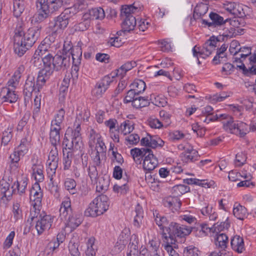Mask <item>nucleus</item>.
I'll return each mask as SVG.
<instances>
[{
  "label": "nucleus",
  "instance_id": "nucleus-1",
  "mask_svg": "<svg viewBox=\"0 0 256 256\" xmlns=\"http://www.w3.org/2000/svg\"><path fill=\"white\" fill-rule=\"evenodd\" d=\"M40 34V28H30L26 32L16 29L14 36V51L19 56H22L31 48Z\"/></svg>",
  "mask_w": 256,
  "mask_h": 256
},
{
  "label": "nucleus",
  "instance_id": "nucleus-2",
  "mask_svg": "<svg viewBox=\"0 0 256 256\" xmlns=\"http://www.w3.org/2000/svg\"><path fill=\"white\" fill-rule=\"evenodd\" d=\"M67 2L68 0H36V6L40 8L38 20H44L59 11Z\"/></svg>",
  "mask_w": 256,
  "mask_h": 256
},
{
  "label": "nucleus",
  "instance_id": "nucleus-3",
  "mask_svg": "<svg viewBox=\"0 0 256 256\" xmlns=\"http://www.w3.org/2000/svg\"><path fill=\"white\" fill-rule=\"evenodd\" d=\"M192 232V228L186 226H180L179 224L172 222L168 226L166 227L162 231V236L164 240H170V244H174L176 237H184Z\"/></svg>",
  "mask_w": 256,
  "mask_h": 256
},
{
  "label": "nucleus",
  "instance_id": "nucleus-4",
  "mask_svg": "<svg viewBox=\"0 0 256 256\" xmlns=\"http://www.w3.org/2000/svg\"><path fill=\"white\" fill-rule=\"evenodd\" d=\"M109 205L108 197L104 194L100 195L90 204L84 212V214L87 216L96 217L106 211Z\"/></svg>",
  "mask_w": 256,
  "mask_h": 256
},
{
  "label": "nucleus",
  "instance_id": "nucleus-5",
  "mask_svg": "<svg viewBox=\"0 0 256 256\" xmlns=\"http://www.w3.org/2000/svg\"><path fill=\"white\" fill-rule=\"evenodd\" d=\"M69 59V56L68 60L67 56L64 54H56L53 56L52 54H48L44 58V66L49 68L52 73L54 70H64L66 68Z\"/></svg>",
  "mask_w": 256,
  "mask_h": 256
},
{
  "label": "nucleus",
  "instance_id": "nucleus-6",
  "mask_svg": "<svg viewBox=\"0 0 256 256\" xmlns=\"http://www.w3.org/2000/svg\"><path fill=\"white\" fill-rule=\"evenodd\" d=\"M114 76H104L100 82H98L92 90V94L97 98H101L108 89L110 84L113 81Z\"/></svg>",
  "mask_w": 256,
  "mask_h": 256
},
{
  "label": "nucleus",
  "instance_id": "nucleus-7",
  "mask_svg": "<svg viewBox=\"0 0 256 256\" xmlns=\"http://www.w3.org/2000/svg\"><path fill=\"white\" fill-rule=\"evenodd\" d=\"M43 194L40 186L38 182L32 186L30 190V197L32 201V205L35 210L38 209L41 206Z\"/></svg>",
  "mask_w": 256,
  "mask_h": 256
},
{
  "label": "nucleus",
  "instance_id": "nucleus-8",
  "mask_svg": "<svg viewBox=\"0 0 256 256\" xmlns=\"http://www.w3.org/2000/svg\"><path fill=\"white\" fill-rule=\"evenodd\" d=\"M211 22L202 20V24L206 25L210 28H218L226 24L228 22V18H226L217 13L211 12L209 14Z\"/></svg>",
  "mask_w": 256,
  "mask_h": 256
},
{
  "label": "nucleus",
  "instance_id": "nucleus-9",
  "mask_svg": "<svg viewBox=\"0 0 256 256\" xmlns=\"http://www.w3.org/2000/svg\"><path fill=\"white\" fill-rule=\"evenodd\" d=\"M220 40L218 37L211 36L203 45L202 51H199V56L203 58L208 56L215 50L218 42Z\"/></svg>",
  "mask_w": 256,
  "mask_h": 256
},
{
  "label": "nucleus",
  "instance_id": "nucleus-10",
  "mask_svg": "<svg viewBox=\"0 0 256 256\" xmlns=\"http://www.w3.org/2000/svg\"><path fill=\"white\" fill-rule=\"evenodd\" d=\"M58 150L57 146H53L51 149L48 160V173L55 174L56 170L58 166Z\"/></svg>",
  "mask_w": 256,
  "mask_h": 256
},
{
  "label": "nucleus",
  "instance_id": "nucleus-11",
  "mask_svg": "<svg viewBox=\"0 0 256 256\" xmlns=\"http://www.w3.org/2000/svg\"><path fill=\"white\" fill-rule=\"evenodd\" d=\"M52 219L50 215L44 214L43 216L40 215L38 220L36 228L38 234H42L46 230L50 228L52 226Z\"/></svg>",
  "mask_w": 256,
  "mask_h": 256
},
{
  "label": "nucleus",
  "instance_id": "nucleus-12",
  "mask_svg": "<svg viewBox=\"0 0 256 256\" xmlns=\"http://www.w3.org/2000/svg\"><path fill=\"white\" fill-rule=\"evenodd\" d=\"M220 116L224 117V120L222 122L224 128L232 134H238V122H234L233 118L228 114H221Z\"/></svg>",
  "mask_w": 256,
  "mask_h": 256
},
{
  "label": "nucleus",
  "instance_id": "nucleus-13",
  "mask_svg": "<svg viewBox=\"0 0 256 256\" xmlns=\"http://www.w3.org/2000/svg\"><path fill=\"white\" fill-rule=\"evenodd\" d=\"M0 98L2 102H8L10 103L15 102L18 99V96L16 92L10 88L4 87L0 92Z\"/></svg>",
  "mask_w": 256,
  "mask_h": 256
},
{
  "label": "nucleus",
  "instance_id": "nucleus-14",
  "mask_svg": "<svg viewBox=\"0 0 256 256\" xmlns=\"http://www.w3.org/2000/svg\"><path fill=\"white\" fill-rule=\"evenodd\" d=\"M33 92H37L36 84L35 82L34 77L32 75H29L26 81L24 86V94L25 100L30 98Z\"/></svg>",
  "mask_w": 256,
  "mask_h": 256
},
{
  "label": "nucleus",
  "instance_id": "nucleus-15",
  "mask_svg": "<svg viewBox=\"0 0 256 256\" xmlns=\"http://www.w3.org/2000/svg\"><path fill=\"white\" fill-rule=\"evenodd\" d=\"M143 168L144 170L152 171L154 170L158 164L157 158L154 156L152 150L150 151L143 160Z\"/></svg>",
  "mask_w": 256,
  "mask_h": 256
},
{
  "label": "nucleus",
  "instance_id": "nucleus-16",
  "mask_svg": "<svg viewBox=\"0 0 256 256\" xmlns=\"http://www.w3.org/2000/svg\"><path fill=\"white\" fill-rule=\"evenodd\" d=\"M60 216L62 220H67L68 216L73 213L71 201L69 198H65L62 200L59 210Z\"/></svg>",
  "mask_w": 256,
  "mask_h": 256
},
{
  "label": "nucleus",
  "instance_id": "nucleus-17",
  "mask_svg": "<svg viewBox=\"0 0 256 256\" xmlns=\"http://www.w3.org/2000/svg\"><path fill=\"white\" fill-rule=\"evenodd\" d=\"M184 151L181 154L182 160L184 162H190L197 160L200 157L198 151L192 147L184 148Z\"/></svg>",
  "mask_w": 256,
  "mask_h": 256
},
{
  "label": "nucleus",
  "instance_id": "nucleus-18",
  "mask_svg": "<svg viewBox=\"0 0 256 256\" xmlns=\"http://www.w3.org/2000/svg\"><path fill=\"white\" fill-rule=\"evenodd\" d=\"M52 74V71L46 66L39 71L36 82L37 92H40V89L45 84L46 80Z\"/></svg>",
  "mask_w": 256,
  "mask_h": 256
},
{
  "label": "nucleus",
  "instance_id": "nucleus-19",
  "mask_svg": "<svg viewBox=\"0 0 256 256\" xmlns=\"http://www.w3.org/2000/svg\"><path fill=\"white\" fill-rule=\"evenodd\" d=\"M164 204L174 212L180 210L182 203L178 198L170 196L164 200Z\"/></svg>",
  "mask_w": 256,
  "mask_h": 256
},
{
  "label": "nucleus",
  "instance_id": "nucleus-20",
  "mask_svg": "<svg viewBox=\"0 0 256 256\" xmlns=\"http://www.w3.org/2000/svg\"><path fill=\"white\" fill-rule=\"evenodd\" d=\"M80 125L78 124L74 130L72 128H68L66 132V135H68L72 134V140L74 143H76V146L78 147L80 146L81 147L82 144V138L80 134Z\"/></svg>",
  "mask_w": 256,
  "mask_h": 256
},
{
  "label": "nucleus",
  "instance_id": "nucleus-21",
  "mask_svg": "<svg viewBox=\"0 0 256 256\" xmlns=\"http://www.w3.org/2000/svg\"><path fill=\"white\" fill-rule=\"evenodd\" d=\"M68 24V18L62 15L56 17L54 19V24L52 28L54 32H58V30H64L66 28Z\"/></svg>",
  "mask_w": 256,
  "mask_h": 256
},
{
  "label": "nucleus",
  "instance_id": "nucleus-22",
  "mask_svg": "<svg viewBox=\"0 0 256 256\" xmlns=\"http://www.w3.org/2000/svg\"><path fill=\"white\" fill-rule=\"evenodd\" d=\"M61 128L51 127L50 132V142L53 146H57L60 140V130Z\"/></svg>",
  "mask_w": 256,
  "mask_h": 256
},
{
  "label": "nucleus",
  "instance_id": "nucleus-23",
  "mask_svg": "<svg viewBox=\"0 0 256 256\" xmlns=\"http://www.w3.org/2000/svg\"><path fill=\"white\" fill-rule=\"evenodd\" d=\"M232 248L238 253L242 252L244 249L243 238L239 236H235L231 240Z\"/></svg>",
  "mask_w": 256,
  "mask_h": 256
},
{
  "label": "nucleus",
  "instance_id": "nucleus-24",
  "mask_svg": "<svg viewBox=\"0 0 256 256\" xmlns=\"http://www.w3.org/2000/svg\"><path fill=\"white\" fill-rule=\"evenodd\" d=\"M50 40L48 38L44 39L38 46L35 52L40 54L41 56L45 57L48 54H51L50 53V44L49 43Z\"/></svg>",
  "mask_w": 256,
  "mask_h": 256
},
{
  "label": "nucleus",
  "instance_id": "nucleus-25",
  "mask_svg": "<svg viewBox=\"0 0 256 256\" xmlns=\"http://www.w3.org/2000/svg\"><path fill=\"white\" fill-rule=\"evenodd\" d=\"M228 244V237L226 234L222 233L217 235L215 238V244L221 249L222 252H226L225 249L226 248Z\"/></svg>",
  "mask_w": 256,
  "mask_h": 256
},
{
  "label": "nucleus",
  "instance_id": "nucleus-26",
  "mask_svg": "<svg viewBox=\"0 0 256 256\" xmlns=\"http://www.w3.org/2000/svg\"><path fill=\"white\" fill-rule=\"evenodd\" d=\"M136 18L134 16H129L124 18V20L122 23V28L124 31L130 32L134 30L136 26Z\"/></svg>",
  "mask_w": 256,
  "mask_h": 256
},
{
  "label": "nucleus",
  "instance_id": "nucleus-27",
  "mask_svg": "<svg viewBox=\"0 0 256 256\" xmlns=\"http://www.w3.org/2000/svg\"><path fill=\"white\" fill-rule=\"evenodd\" d=\"M233 214L238 219L244 220L246 217L247 210L240 204H235L233 209Z\"/></svg>",
  "mask_w": 256,
  "mask_h": 256
},
{
  "label": "nucleus",
  "instance_id": "nucleus-28",
  "mask_svg": "<svg viewBox=\"0 0 256 256\" xmlns=\"http://www.w3.org/2000/svg\"><path fill=\"white\" fill-rule=\"evenodd\" d=\"M67 225L72 229H75L82 222V216L78 214H74L73 213L71 216H68L67 220Z\"/></svg>",
  "mask_w": 256,
  "mask_h": 256
},
{
  "label": "nucleus",
  "instance_id": "nucleus-29",
  "mask_svg": "<svg viewBox=\"0 0 256 256\" xmlns=\"http://www.w3.org/2000/svg\"><path fill=\"white\" fill-rule=\"evenodd\" d=\"M88 15L90 19L102 20L105 17V12L102 8H92L89 10L88 13H86Z\"/></svg>",
  "mask_w": 256,
  "mask_h": 256
},
{
  "label": "nucleus",
  "instance_id": "nucleus-30",
  "mask_svg": "<svg viewBox=\"0 0 256 256\" xmlns=\"http://www.w3.org/2000/svg\"><path fill=\"white\" fill-rule=\"evenodd\" d=\"M24 8V0H13V13L16 17L20 16Z\"/></svg>",
  "mask_w": 256,
  "mask_h": 256
},
{
  "label": "nucleus",
  "instance_id": "nucleus-31",
  "mask_svg": "<svg viewBox=\"0 0 256 256\" xmlns=\"http://www.w3.org/2000/svg\"><path fill=\"white\" fill-rule=\"evenodd\" d=\"M28 179L26 176H24L20 180H17L14 185L12 186V188H13L14 186H16V189L17 190L18 193L20 195L24 194L26 192V189L27 187L28 182Z\"/></svg>",
  "mask_w": 256,
  "mask_h": 256
},
{
  "label": "nucleus",
  "instance_id": "nucleus-32",
  "mask_svg": "<svg viewBox=\"0 0 256 256\" xmlns=\"http://www.w3.org/2000/svg\"><path fill=\"white\" fill-rule=\"evenodd\" d=\"M134 213V224L135 226L139 228L142 223L144 214L142 208L139 204L136 206Z\"/></svg>",
  "mask_w": 256,
  "mask_h": 256
},
{
  "label": "nucleus",
  "instance_id": "nucleus-33",
  "mask_svg": "<svg viewBox=\"0 0 256 256\" xmlns=\"http://www.w3.org/2000/svg\"><path fill=\"white\" fill-rule=\"evenodd\" d=\"M65 114V111L63 108H61L54 116V119L51 122V127L60 128H61V124H62Z\"/></svg>",
  "mask_w": 256,
  "mask_h": 256
},
{
  "label": "nucleus",
  "instance_id": "nucleus-34",
  "mask_svg": "<svg viewBox=\"0 0 256 256\" xmlns=\"http://www.w3.org/2000/svg\"><path fill=\"white\" fill-rule=\"evenodd\" d=\"M190 191V187L184 184H178L174 186L172 188V194H174V196L178 198V196H181L182 195Z\"/></svg>",
  "mask_w": 256,
  "mask_h": 256
},
{
  "label": "nucleus",
  "instance_id": "nucleus-35",
  "mask_svg": "<svg viewBox=\"0 0 256 256\" xmlns=\"http://www.w3.org/2000/svg\"><path fill=\"white\" fill-rule=\"evenodd\" d=\"M138 242L136 236H132L128 248L129 252L127 253L128 256H135L138 252Z\"/></svg>",
  "mask_w": 256,
  "mask_h": 256
},
{
  "label": "nucleus",
  "instance_id": "nucleus-36",
  "mask_svg": "<svg viewBox=\"0 0 256 256\" xmlns=\"http://www.w3.org/2000/svg\"><path fill=\"white\" fill-rule=\"evenodd\" d=\"M102 138L100 134L95 130L92 128L89 131L88 146L90 148H92L94 146L96 142Z\"/></svg>",
  "mask_w": 256,
  "mask_h": 256
},
{
  "label": "nucleus",
  "instance_id": "nucleus-37",
  "mask_svg": "<svg viewBox=\"0 0 256 256\" xmlns=\"http://www.w3.org/2000/svg\"><path fill=\"white\" fill-rule=\"evenodd\" d=\"M68 135L64 134V138L62 142V152L64 153V150H66L67 149L69 150H78L80 148V146L78 147L76 145V143H74L73 140H72V141H70L67 136Z\"/></svg>",
  "mask_w": 256,
  "mask_h": 256
},
{
  "label": "nucleus",
  "instance_id": "nucleus-38",
  "mask_svg": "<svg viewBox=\"0 0 256 256\" xmlns=\"http://www.w3.org/2000/svg\"><path fill=\"white\" fill-rule=\"evenodd\" d=\"M110 180L108 178L101 177L96 184V190L98 192H103L106 191L108 187Z\"/></svg>",
  "mask_w": 256,
  "mask_h": 256
},
{
  "label": "nucleus",
  "instance_id": "nucleus-39",
  "mask_svg": "<svg viewBox=\"0 0 256 256\" xmlns=\"http://www.w3.org/2000/svg\"><path fill=\"white\" fill-rule=\"evenodd\" d=\"M202 214L209 218L210 220H215L218 218V214L212 207L206 206L201 210Z\"/></svg>",
  "mask_w": 256,
  "mask_h": 256
},
{
  "label": "nucleus",
  "instance_id": "nucleus-40",
  "mask_svg": "<svg viewBox=\"0 0 256 256\" xmlns=\"http://www.w3.org/2000/svg\"><path fill=\"white\" fill-rule=\"evenodd\" d=\"M150 148H134L130 150V154L132 156L134 159L138 157H145L150 151Z\"/></svg>",
  "mask_w": 256,
  "mask_h": 256
},
{
  "label": "nucleus",
  "instance_id": "nucleus-41",
  "mask_svg": "<svg viewBox=\"0 0 256 256\" xmlns=\"http://www.w3.org/2000/svg\"><path fill=\"white\" fill-rule=\"evenodd\" d=\"M138 10V8L135 7L133 4L126 5L122 8L121 15L122 17L127 18L129 16H133L132 14Z\"/></svg>",
  "mask_w": 256,
  "mask_h": 256
},
{
  "label": "nucleus",
  "instance_id": "nucleus-42",
  "mask_svg": "<svg viewBox=\"0 0 256 256\" xmlns=\"http://www.w3.org/2000/svg\"><path fill=\"white\" fill-rule=\"evenodd\" d=\"M90 20L88 15L84 14L82 18V21L76 26V28L80 31H84L88 29L90 26Z\"/></svg>",
  "mask_w": 256,
  "mask_h": 256
},
{
  "label": "nucleus",
  "instance_id": "nucleus-43",
  "mask_svg": "<svg viewBox=\"0 0 256 256\" xmlns=\"http://www.w3.org/2000/svg\"><path fill=\"white\" fill-rule=\"evenodd\" d=\"M70 54L72 56L74 62H76V61L77 63H80V60L82 56V50L79 43L76 46L72 48Z\"/></svg>",
  "mask_w": 256,
  "mask_h": 256
},
{
  "label": "nucleus",
  "instance_id": "nucleus-44",
  "mask_svg": "<svg viewBox=\"0 0 256 256\" xmlns=\"http://www.w3.org/2000/svg\"><path fill=\"white\" fill-rule=\"evenodd\" d=\"M170 240H164V242H166L165 244H162L164 250L167 252L170 256H178V253L174 250V248H176V242L174 244L169 243Z\"/></svg>",
  "mask_w": 256,
  "mask_h": 256
},
{
  "label": "nucleus",
  "instance_id": "nucleus-45",
  "mask_svg": "<svg viewBox=\"0 0 256 256\" xmlns=\"http://www.w3.org/2000/svg\"><path fill=\"white\" fill-rule=\"evenodd\" d=\"M133 107L138 108L148 105V100L144 97L138 96L132 102Z\"/></svg>",
  "mask_w": 256,
  "mask_h": 256
},
{
  "label": "nucleus",
  "instance_id": "nucleus-46",
  "mask_svg": "<svg viewBox=\"0 0 256 256\" xmlns=\"http://www.w3.org/2000/svg\"><path fill=\"white\" fill-rule=\"evenodd\" d=\"M236 28L230 26L229 28H224L222 29V32H220V34L222 36V40H224V38H230L236 36ZM218 38L220 40L221 35Z\"/></svg>",
  "mask_w": 256,
  "mask_h": 256
},
{
  "label": "nucleus",
  "instance_id": "nucleus-47",
  "mask_svg": "<svg viewBox=\"0 0 256 256\" xmlns=\"http://www.w3.org/2000/svg\"><path fill=\"white\" fill-rule=\"evenodd\" d=\"M243 18L244 17H237L232 19L228 18V22H230L229 26L236 28L244 26L246 22Z\"/></svg>",
  "mask_w": 256,
  "mask_h": 256
},
{
  "label": "nucleus",
  "instance_id": "nucleus-48",
  "mask_svg": "<svg viewBox=\"0 0 256 256\" xmlns=\"http://www.w3.org/2000/svg\"><path fill=\"white\" fill-rule=\"evenodd\" d=\"M229 227L230 223L228 222V218H227L225 222H220V224L218 222L213 225V232H220L224 230H228Z\"/></svg>",
  "mask_w": 256,
  "mask_h": 256
},
{
  "label": "nucleus",
  "instance_id": "nucleus-49",
  "mask_svg": "<svg viewBox=\"0 0 256 256\" xmlns=\"http://www.w3.org/2000/svg\"><path fill=\"white\" fill-rule=\"evenodd\" d=\"M132 89H134L139 94L143 92L146 88V85L144 81L141 80H137L131 84Z\"/></svg>",
  "mask_w": 256,
  "mask_h": 256
},
{
  "label": "nucleus",
  "instance_id": "nucleus-50",
  "mask_svg": "<svg viewBox=\"0 0 256 256\" xmlns=\"http://www.w3.org/2000/svg\"><path fill=\"white\" fill-rule=\"evenodd\" d=\"M13 130L12 128L8 127L2 132V144L6 146L10 141L12 137Z\"/></svg>",
  "mask_w": 256,
  "mask_h": 256
},
{
  "label": "nucleus",
  "instance_id": "nucleus-51",
  "mask_svg": "<svg viewBox=\"0 0 256 256\" xmlns=\"http://www.w3.org/2000/svg\"><path fill=\"white\" fill-rule=\"evenodd\" d=\"M44 57L41 56L40 54L34 52L32 58L30 62L34 67L36 68H40L42 62H43V64H44Z\"/></svg>",
  "mask_w": 256,
  "mask_h": 256
},
{
  "label": "nucleus",
  "instance_id": "nucleus-52",
  "mask_svg": "<svg viewBox=\"0 0 256 256\" xmlns=\"http://www.w3.org/2000/svg\"><path fill=\"white\" fill-rule=\"evenodd\" d=\"M208 10V6L204 4L197 6L194 10L193 16L194 19L199 18L202 16L204 15Z\"/></svg>",
  "mask_w": 256,
  "mask_h": 256
},
{
  "label": "nucleus",
  "instance_id": "nucleus-53",
  "mask_svg": "<svg viewBox=\"0 0 256 256\" xmlns=\"http://www.w3.org/2000/svg\"><path fill=\"white\" fill-rule=\"evenodd\" d=\"M76 181L72 178H68L64 182V187L66 190L69 191L72 194H74L76 192Z\"/></svg>",
  "mask_w": 256,
  "mask_h": 256
},
{
  "label": "nucleus",
  "instance_id": "nucleus-54",
  "mask_svg": "<svg viewBox=\"0 0 256 256\" xmlns=\"http://www.w3.org/2000/svg\"><path fill=\"white\" fill-rule=\"evenodd\" d=\"M12 183V178L10 176H4L0 181V192H6L8 190Z\"/></svg>",
  "mask_w": 256,
  "mask_h": 256
},
{
  "label": "nucleus",
  "instance_id": "nucleus-55",
  "mask_svg": "<svg viewBox=\"0 0 256 256\" xmlns=\"http://www.w3.org/2000/svg\"><path fill=\"white\" fill-rule=\"evenodd\" d=\"M155 221L156 224L160 228V230H162V231L166 228V225L168 224V221L166 217L164 216H161L158 214H157L155 216Z\"/></svg>",
  "mask_w": 256,
  "mask_h": 256
},
{
  "label": "nucleus",
  "instance_id": "nucleus-56",
  "mask_svg": "<svg viewBox=\"0 0 256 256\" xmlns=\"http://www.w3.org/2000/svg\"><path fill=\"white\" fill-rule=\"evenodd\" d=\"M22 156L20 152L16 149L14 152L10 155V158L11 160V168H14L16 169L18 168V162L20 160V157Z\"/></svg>",
  "mask_w": 256,
  "mask_h": 256
},
{
  "label": "nucleus",
  "instance_id": "nucleus-57",
  "mask_svg": "<svg viewBox=\"0 0 256 256\" xmlns=\"http://www.w3.org/2000/svg\"><path fill=\"white\" fill-rule=\"evenodd\" d=\"M127 182L128 180H126V182L124 184H114L113 187L114 191L122 194H126L129 189L128 186L127 185Z\"/></svg>",
  "mask_w": 256,
  "mask_h": 256
},
{
  "label": "nucleus",
  "instance_id": "nucleus-58",
  "mask_svg": "<svg viewBox=\"0 0 256 256\" xmlns=\"http://www.w3.org/2000/svg\"><path fill=\"white\" fill-rule=\"evenodd\" d=\"M64 159V170H68L70 168L72 164V159L73 153L72 151H68L66 152V156H65L64 152L63 153Z\"/></svg>",
  "mask_w": 256,
  "mask_h": 256
},
{
  "label": "nucleus",
  "instance_id": "nucleus-59",
  "mask_svg": "<svg viewBox=\"0 0 256 256\" xmlns=\"http://www.w3.org/2000/svg\"><path fill=\"white\" fill-rule=\"evenodd\" d=\"M139 94L134 89L131 88L127 92L124 102L126 104L132 102Z\"/></svg>",
  "mask_w": 256,
  "mask_h": 256
},
{
  "label": "nucleus",
  "instance_id": "nucleus-60",
  "mask_svg": "<svg viewBox=\"0 0 256 256\" xmlns=\"http://www.w3.org/2000/svg\"><path fill=\"white\" fill-rule=\"evenodd\" d=\"M238 132L241 137H244L249 132V126L246 123L243 122H238V126L237 127Z\"/></svg>",
  "mask_w": 256,
  "mask_h": 256
},
{
  "label": "nucleus",
  "instance_id": "nucleus-61",
  "mask_svg": "<svg viewBox=\"0 0 256 256\" xmlns=\"http://www.w3.org/2000/svg\"><path fill=\"white\" fill-rule=\"evenodd\" d=\"M134 128L133 124L130 120L125 121L121 124V130L125 135L132 132Z\"/></svg>",
  "mask_w": 256,
  "mask_h": 256
},
{
  "label": "nucleus",
  "instance_id": "nucleus-62",
  "mask_svg": "<svg viewBox=\"0 0 256 256\" xmlns=\"http://www.w3.org/2000/svg\"><path fill=\"white\" fill-rule=\"evenodd\" d=\"M198 248L192 246H190L184 248V254L185 256H198Z\"/></svg>",
  "mask_w": 256,
  "mask_h": 256
},
{
  "label": "nucleus",
  "instance_id": "nucleus-63",
  "mask_svg": "<svg viewBox=\"0 0 256 256\" xmlns=\"http://www.w3.org/2000/svg\"><path fill=\"white\" fill-rule=\"evenodd\" d=\"M230 14L234 16V18L246 16L242 6L238 4H236V6H235Z\"/></svg>",
  "mask_w": 256,
  "mask_h": 256
},
{
  "label": "nucleus",
  "instance_id": "nucleus-64",
  "mask_svg": "<svg viewBox=\"0 0 256 256\" xmlns=\"http://www.w3.org/2000/svg\"><path fill=\"white\" fill-rule=\"evenodd\" d=\"M226 61V55L225 52H216V54L213 59L214 64H218Z\"/></svg>",
  "mask_w": 256,
  "mask_h": 256
}]
</instances>
